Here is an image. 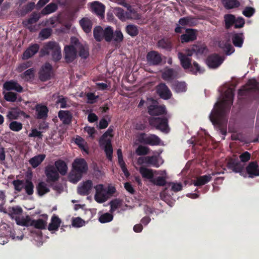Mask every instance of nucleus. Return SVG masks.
<instances>
[{"instance_id": "f257e3e1", "label": "nucleus", "mask_w": 259, "mask_h": 259, "mask_svg": "<svg viewBox=\"0 0 259 259\" xmlns=\"http://www.w3.org/2000/svg\"><path fill=\"white\" fill-rule=\"evenodd\" d=\"M233 90L231 88H228L215 104L209 115L210 120L214 126L220 130L223 135V139H225L227 132V119L226 115L233 103Z\"/></svg>"}, {"instance_id": "f03ea898", "label": "nucleus", "mask_w": 259, "mask_h": 259, "mask_svg": "<svg viewBox=\"0 0 259 259\" xmlns=\"http://www.w3.org/2000/svg\"><path fill=\"white\" fill-rule=\"evenodd\" d=\"M88 169L87 163L83 158H76L72 163V170L68 179L69 181L76 183L81 178L82 175L87 172Z\"/></svg>"}, {"instance_id": "7ed1b4c3", "label": "nucleus", "mask_w": 259, "mask_h": 259, "mask_svg": "<svg viewBox=\"0 0 259 259\" xmlns=\"http://www.w3.org/2000/svg\"><path fill=\"white\" fill-rule=\"evenodd\" d=\"M95 194L94 199L96 202L102 203L106 202L116 192L115 187L111 184L106 187L103 184H98L94 187Z\"/></svg>"}, {"instance_id": "20e7f679", "label": "nucleus", "mask_w": 259, "mask_h": 259, "mask_svg": "<svg viewBox=\"0 0 259 259\" xmlns=\"http://www.w3.org/2000/svg\"><path fill=\"white\" fill-rule=\"evenodd\" d=\"M186 54H183L182 53H178V58L180 60L181 63L185 69L190 68V71L194 74L202 73L204 72V70L203 68L200 66V65L196 62H194L192 66L191 64V60L188 58L189 56L187 55V52Z\"/></svg>"}, {"instance_id": "39448f33", "label": "nucleus", "mask_w": 259, "mask_h": 259, "mask_svg": "<svg viewBox=\"0 0 259 259\" xmlns=\"http://www.w3.org/2000/svg\"><path fill=\"white\" fill-rule=\"evenodd\" d=\"M42 55L46 54H50L52 55L53 59L56 61L61 58V48L57 42H49L44 47V48L41 51Z\"/></svg>"}, {"instance_id": "423d86ee", "label": "nucleus", "mask_w": 259, "mask_h": 259, "mask_svg": "<svg viewBox=\"0 0 259 259\" xmlns=\"http://www.w3.org/2000/svg\"><path fill=\"white\" fill-rule=\"evenodd\" d=\"M128 12H124L123 10L120 8H115L114 9L115 15L121 20L125 21L127 19H139L140 16L131 6L127 7Z\"/></svg>"}, {"instance_id": "0eeeda50", "label": "nucleus", "mask_w": 259, "mask_h": 259, "mask_svg": "<svg viewBox=\"0 0 259 259\" xmlns=\"http://www.w3.org/2000/svg\"><path fill=\"white\" fill-rule=\"evenodd\" d=\"M149 122L151 125L163 133H167L169 131L167 120L165 118L153 117L150 119Z\"/></svg>"}, {"instance_id": "6e6552de", "label": "nucleus", "mask_w": 259, "mask_h": 259, "mask_svg": "<svg viewBox=\"0 0 259 259\" xmlns=\"http://www.w3.org/2000/svg\"><path fill=\"white\" fill-rule=\"evenodd\" d=\"M188 56L195 54L198 58L201 57L207 53V49L204 45H194L190 49L186 50Z\"/></svg>"}, {"instance_id": "1a4fd4ad", "label": "nucleus", "mask_w": 259, "mask_h": 259, "mask_svg": "<svg viewBox=\"0 0 259 259\" xmlns=\"http://www.w3.org/2000/svg\"><path fill=\"white\" fill-rule=\"evenodd\" d=\"M110 205V212L113 213L116 210L118 212L124 211L126 209L127 205L124 204L123 200L119 199H114L109 202Z\"/></svg>"}, {"instance_id": "9d476101", "label": "nucleus", "mask_w": 259, "mask_h": 259, "mask_svg": "<svg viewBox=\"0 0 259 259\" xmlns=\"http://www.w3.org/2000/svg\"><path fill=\"white\" fill-rule=\"evenodd\" d=\"M257 89V82L254 79L249 80L247 84L239 90L240 96L245 95L247 92H251Z\"/></svg>"}, {"instance_id": "9b49d317", "label": "nucleus", "mask_w": 259, "mask_h": 259, "mask_svg": "<svg viewBox=\"0 0 259 259\" xmlns=\"http://www.w3.org/2000/svg\"><path fill=\"white\" fill-rule=\"evenodd\" d=\"M228 167L235 172H239L241 175L246 177V174L243 175V169L244 165L240 162L235 160L231 159L230 160L227 164Z\"/></svg>"}, {"instance_id": "f8f14e48", "label": "nucleus", "mask_w": 259, "mask_h": 259, "mask_svg": "<svg viewBox=\"0 0 259 259\" xmlns=\"http://www.w3.org/2000/svg\"><path fill=\"white\" fill-rule=\"evenodd\" d=\"M224 60L223 58L214 54L208 58L206 63L209 68H216L223 63Z\"/></svg>"}, {"instance_id": "ddd939ff", "label": "nucleus", "mask_w": 259, "mask_h": 259, "mask_svg": "<svg viewBox=\"0 0 259 259\" xmlns=\"http://www.w3.org/2000/svg\"><path fill=\"white\" fill-rule=\"evenodd\" d=\"M45 174L47 178L48 182H54L57 181L59 177L58 172L53 165H48L45 169Z\"/></svg>"}, {"instance_id": "4468645a", "label": "nucleus", "mask_w": 259, "mask_h": 259, "mask_svg": "<svg viewBox=\"0 0 259 259\" xmlns=\"http://www.w3.org/2000/svg\"><path fill=\"white\" fill-rule=\"evenodd\" d=\"M148 112L151 115L156 116L165 113L166 110L164 106H158L155 101L153 104L148 107Z\"/></svg>"}, {"instance_id": "2eb2a0df", "label": "nucleus", "mask_w": 259, "mask_h": 259, "mask_svg": "<svg viewBox=\"0 0 259 259\" xmlns=\"http://www.w3.org/2000/svg\"><path fill=\"white\" fill-rule=\"evenodd\" d=\"M182 43L188 42L195 40L197 38V31L193 29H187L185 34L181 36Z\"/></svg>"}, {"instance_id": "dca6fc26", "label": "nucleus", "mask_w": 259, "mask_h": 259, "mask_svg": "<svg viewBox=\"0 0 259 259\" xmlns=\"http://www.w3.org/2000/svg\"><path fill=\"white\" fill-rule=\"evenodd\" d=\"M52 74L51 65L48 63H46L41 67L39 71V78L42 81H46L51 78Z\"/></svg>"}, {"instance_id": "f3484780", "label": "nucleus", "mask_w": 259, "mask_h": 259, "mask_svg": "<svg viewBox=\"0 0 259 259\" xmlns=\"http://www.w3.org/2000/svg\"><path fill=\"white\" fill-rule=\"evenodd\" d=\"M93 187V184L91 181L88 180L80 184L77 189L78 193L82 195H88Z\"/></svg>"}, {"instance_id": "a211bd4d", "label": "nucleus", "mask_w": 259, "mask_h": 259, "mask_svg": "<svg viewBox=\"0 0 259 259\" xmlns=\"http://www.w3.org/2000/svg\"><path fill=\"white\" fill-rule=\"evenodd\" d=\"M77 50V45L75 47L73 46L65 47V58L67 62H71L75 58L76 56V50Z\"/></svg>"}, {"instance_id": "6ab92c4d", "label": "nucleus", "mask_w": 259, "mask_h": 259, "mask_svg": "<svg viewBox=\"0 0 259 259\" xmlns=\"http://www.w3.org/2000/svg\"><path fill=\"white\" fill-rule=\"evenodd\" d=\"M147 60L150 64L157 65L161 61V57L158 52L151 51L147 55Z\"/></svg>"}, {"instance_id": "aec40b11", "label": "nucleus", "mask_w": 259, "mask_h": 259, "mask_svg": "<svg viewBox=\"0 0 259 259\" xmlns=\"http://www.w3.org/2000/svg\"><path fill=\"white\" fill-rule=\"evenodd\" d=\"M91 8L94 13L101 18L104 17L105 7L101 3L98 2H94L91 4Z\"/></svg>"}, {"instance_id": "412c9836", "label": "nucleus", "mask_w": 259, "mask_h": 259, "mask_svg": "<svg viewBox=\"0 0 259 259\" xmlns=\"http://www.w3.org/2000/svg\"><path fill=\"white\" fill-rule=\"evenodd\" d=\"M157 91L160 97L164 99H169L171 93L165 84L161 83L157 87Z\"/></svg>"}, {"instance_id": "4be33fe9", "label": "nucleus", "mask_w": 259, "mask_h": 259, "mask_svg": "<svg viewBox=\"0 0 259 259\" xmlns=\"http://www.w3.org/2000/svg\"><path fill=\"white\" fill-rule=\"evenodd\" d=\"M246 171L250 178H253L259 175V170L256 162H251L246 167Z\"/></svg>"}, {"instance_id": "5701e85b", "label": "nucleus", "mask_w": 259, "mask_h": 259, "mask_svg": "<svg viewBox=\"0 0 259 259\" xmlns=\"http://www.w3.org/2000/svg\"><path fill=\"white\" fill-rule=\"evenodd\" d=\"M79 24L83 31L88 33L91 31L93 23L90 19L85 17L79 21Z\"/></svg>"}, {"instance_id": "b1692460", "label": "nucleus", "mask_w": 259, "mask_h": 259, "mask_svg": "<svg viewBox=\"0 0 259 259\" xmlns=\"http://www.w3.org/2000/svg\"><path fill=\"white\" fill-rule=\"evenodd\" d=\"M39 48V46L37 44L31 46L24 52L23 59L26 60L32 57L38 51Z\"/></svg>"}, {"instance_id": "393cba45", "label": "nucleus", "mask_w": 259, "mask_h": 259, "mask_svg": "<svg viewBox=\"0 0 259 259\" xmlns=\"http://www.w3.org/2000/svg\"><path fill=\"white\" fill-rule=\"evenodd\" d=\"M4 88L7 91L14 90L18 92H22L23 91L22 87L19 83L13 81L5 82Z\"/></svg>"}, {"instance_id": "a878e982", "label": "nucleus", "mask_w": 259, "mask_h": 259, "mask_svg": "<svg viewBox=\"0 0 259 259\" xmlns=\"http://www.w3.org/2000/svg\"><path fill=\"white\" fill-rule=\"evenodd\" d=\"M139 172L142 177L150 180L151 182L155 175V170L149 169L144 166H141L139 169Z\"/></svg>"}, {"instance_id": "bb28decb", "label": "nucleus", "mask_w": 259, "mask_h": 259, "mask_svg": "<svg viewBox=\"0 0 259 259\" xmlns=\"http://www.w3.org/2000/svg\"><path fill=\"white\" fill-rule=\"evenodd\" d=\"M100 144L104 147V150L107 158L110 160H112L113 148L110 141L109 140H106V142H100Z\"/></svg>"}, {"instance_id": "cd10ccee", "label": "nucleus", "mask_w": 259, "mask_h": 259, "mask_svg": "<svg viewBox=\"0 0 259 259\" xmlns=\"http://www.w3.org/2000/svg\"><path fill=\"white\" fill-rule=\"evenodd\" d=\"M36 191L39 196H42L50 191L49 186L44 182H39L36 187Z\"/></svg>"}, {"instance_id": "c85d7f7f", "label": "nucleus", "mask_w": 259, "mask_h": 259, "mask_svg": "<svg viewBox=\"0 0 259 259\" xmlns=\"http://www.w3.org/2000/svg\"><path fill=\"white\" fill-rule=\"evenodd\" d=\"M46 158L45 154H38L32 158H30L29 160L30 164L33 168H36Z\"/></svg>"}, {"instance_id": "c756f323", "label": "nucleus", "mask_w": 259, "mask_h": 259, "mask_svg": "<svg viewBox=\"0 0 259 259\" xmlns=\"http://www.w3.org/2000/svg\"><path fill=\"white\" fill-rule=\"evenodd\" d=\"M61 223V220L57 215H53L51 218V222L49 225L48 229L51 231L57 230Z\"/></svg>"}, {"instance_id": "7c9ffc66", "label": "nucleus", "mask_w": 259, "mask_h": 259, "mask_svg": "<svg viewBox=\"0 0 259 259\" xmlns=\"http://www.w3.org/2000/svg\"><path fill=\"white\" fill-rule=\"evenodd\" d=\"M58 116L60 120L65 124H68L71 122L72 115L68 111L61 110L59 111Z\"/></svg>"}, {"instance_id": "2f4dec72", "label": "nucleus", "mask_w": 259, "mask_h": 259, "mask_svg": "<svg viewBox=\"0 0 259 259\" xmlns=\"http://www.w3.org/2000/svg\"><path fill=\"white\" fill-rule=\"evenodd\" d=\"M25 113L17 108H14L11 109L8 112L7 117L10 119H16L20 115H24Z\"/></svg>"}, {"instance_id": "473e14b6", "label": "nucleus", "mask_w": 259, "mask_h": 259, "mask_svg": "<svg viewBox=\"0 0 259 259\" xmlns=\"http://www.w3.org/2000/svg\"><path fill=\"white\" fill-rule=\"evenodd\" d=\"M148 165L158 167L163 163V160L160 157L152 156H147Z\"/></svg>"}, {"instance_id": "72a5a7b5", "label": "nucleus", "mask_w": 259, "mask_h": 259, "mask_svg": "<svg viewBox=\"0 0 259 259\" xmlns=\"http://www.w3.org/2000/svg\"><path fill=\"white\" fill-rule=\"evenodd\" d=\"M211 178L212 177L210 175H204L198 177L196 180L193 181V183L196 186H202L209 182L211 180Z\"/></svg>"}, {"instance_id": "f704fd0d", "label": "nucleus", "mask_w": 259, "mask_h": 259, "mask_svg": "<svg viewBox=\"0 0 259 259\" xmlns=\"http://www.w3.org/2000/svg\"><path fill=\"white\" fill-rule=\"evenodd\" d=\"M55 165L57 169L58 172L62 175H65L68 169L66 163L61 160H59L55 162Z\"/></svg>"}, {"instance_id": "c9c22d12", "label": "nucleus", "mask_w": 259, "mask_h": 259, "mask_svg": "<svg viewBox=\"0 0 259 259\" xmlns=\"http://www.w3.org/2000/svg\"><path fill=\"white\" fill-rule=\"evenodd\" d=\"M37 117L38 118H44L47 116L48 109L46 106L37 105L36 106Z\"/></svg>"}, {"instance_id": "e433bc0d", "label": "nucleus", "mask_w": 259, "mask_h": 259, "mask_svg": "<svg viewBox=\"0 0 259 259\" xmlns=\"http://www.w3.org/2000/svg\"><path fill=\"white\" fill-rule=\"evenodd\" d=\"M232 39L235 46L239 48L242 47L244 40V37L242 33H235L233 34Z\"/></svg>"}, {"instance_id": "4c0bfd02", "label": "nucleus", "mask_w": 259, "mask_h": 259, "mask_svg": "<svg viewBox=\"0 0 259 259\" xmlns=\"http://www.w3.org/2000/svg\"><path fill=\"white\" fill-rule=\"evenodd\" d=\"M146 144L148 145L155 146L161 144V141L158 137L155 135L147 136Z\"/></svg>"}, {"instance_id": "58836bf2", "label": "nucleus", "mask_w": 259, "mask_h": 259, "mask_svg": "<svg viewBox=\"0 0 259 259\" xmlns=\"http://www.w3.org/2000/svg\"><path fill=\"white\" fill-rule=\"evenodd\" d=\"M77 49L79 52V56L82 58L85 59L89 56V48L87 46L78 45H77Z\"/></svg>"}, {"instance_id": "ea45409f", "label": "nucleus", "mask_w": 259, "mask_h": 259, "mask_svg": "<svg viewBox=\"0 0 259 259\" xmlns=\"http://www.w3.org/2000/svg\"><path fill=\"white\" fill-rule=\"evenodd\" d=\"M35 72V70L33 68H30L21 74L20 76L24 80L28 81L33 78Z\"/></svg>"}, {"instance_id": "a19ab883", "label": "nucleus", "mask_w": 259, "mask_h": 259, "mask_svg": "<svg viewBox=\"0 0 259 259\" xmlns=\"http://www.w3.org/2000/svg\"><path fill=\"white\" fill-rule=\"evenodd\" d=\"M94 36L97 41H101L104 38V29L100 26H97L94 29Z\"/></svg>"}, {"instance_id": "79ce46f5", "label": "nucleus", "mask_w": 259, "mask_h": 259, "mask_svg": "<svg viewBox=\"0 0 259 259\" xmlns=\"http://www.w3.org/2000/svg\"><path fill=\"white\" fill-rule=\"evenodd\" d=\"M22 209L21 207L16 206L10 208L9 209V214L13 219H16V217H19L21 214Z\"/></svg>"}, {"instance_id": "37998d69", "label": "nucleus", "mask_w": 259, "mask_h": 259, "mask_svg": "<svg viewBox=\"0 0 259 259\" xmlns=\"http://www.w3.org/2000/svg\"><path fill=\"white\" fill-rule=\"evenodd\" d=\"M223 4L228 9L237 8L240 6V3L237 0H223Z\"/></svg>"}, {"instance_id": "c03bdc74", "label": "nucleus", "mask_w": 259, "mask_h": 259, "mask_svg": "<svg viewBox=\"0 0 259 259\" xmlns=\"http://www.w3.org/2000/svg\"><path fill=\"white\" fill-rule=\"evenodd\" d=\"M4 98L6 100L9 102H14L17 101V94L11 92L5 93ZM21 101L22 99L21 98H18V102H21Z\"/></svg>"}, {"instance_id": "a18cd8bd", "label": "nucleus", "mask_w": 259, "mask_h": 259, "mask_svg": "<svg viewBox=\"0 0 259 259\" xmlns=\"http://www.w3.org/2000/svg\"><path fill=\"white\" fill-rule=\"evenodd\" d=\"M113 29L110 26H108L104 29V38L107 41H111L113 39Z\"/></svg>"}, {"instance_id": "49530a36", "label": "nucleus", "mask_w": 259, "mask_h": 259, "mask_svg": "<svg viewBox=\"0 0 259 259\" xmlns=\"http://www.w3.org/2000/svg\"><path fill=\"white\" fill-rule=\"evenodd\" d=\"M57 9V6L54 3H51L48 5L41 11L44 15H47L53 13Z\"/></svg>"}, {"instance_id": "de8ad7c7", "label": "nucleus", "mask_w": 259, "mask_h": 259, "mask_svg": "<svg viewBox=\"0 0 259 259\" xmlns=\"http://www.w3.org/2000/svg\"><path fill=\"white\" fill-rule=\"evenodd\" d=\"M75 143L77 144L79 148L82 150L86 154L88 153V147L87 146V143L85 141L80 137H77L75 140Z\"/></svg>"}, {"instance_id": "09e8293b", "label": "nucleus", "mask_w": 259, "mask_h": 259, "mask_svg": "<svg viewBox=\"0 0 259 259\" xmlns=\"http://www.w3.org/2000/svg\"><path fill=\"white\" fill-rule=\"evenodd\" d=\"M23 189L25 190L27 194L28 195H31L34 192V186L32 182L29 180H25V185Z\"/></svg>"}, {"instance_id": "8fccbe9b", "label": "nucleus", "mask_w": 259, "mask_h": 259, "mask_svg": "<svg viewBox=\"0 0 259 259\" xmlns=\"http://www.w3.org/2000/svg\"><path fill=\"white\" fill-rule=\"evenodd\" d=\"M125 30L128 34L132 37L137 35L139 32L137 26L132 24L127 25Z\"/></svg>"}, {"instance_id": "3c124183", "label": "nucleus", "mask_w": 259, "mask_h": 259, "mask_svg": "<svg viewBox=\"0 0 259 259\" xmlns=\"http://www.w3.org/2000/svg\"><path fill=\"white\" fill-rule=\"evenodd\" d=\"M173 89L177 93L185 92L187 89L186 83L185 82H175L173 84Z\"/></svg>"}, {"instance_id": "603ef678", "label": "nucleus", "mask_w": 259, "mask_h": 259, "mask_svg": "<svg viewBox=\"0 0 259 259\" xmlns=\"http://www.w3.org/2000/svg\"><path fill=\"white\" fill-rule=\"evenodd\" d=\"M158 47L167 50H170L171 48V45L170 41L166 39H162L158 41L157 43Z\"/></svg>"}, {"instance_id": "864d4df0", "label": "nucleus", "mask_w": 259, "mask_h": 259, "mask_svg": "<svg viewBox=\"0 0 259 259\" xmlns=\"http://www.w3.org/2000/svg\"><path fill=\"white\" fill-rule=\"evenodd\" d=\"M176 76V73L171 69H165L162 73L164 79L168 80Z\"/></svg>"}, {"instance_id": "5fc2aeb1", "label": "nucleus", "mask_w": 259, "mask_h": 259, "mask_svg": "<svg viewBox=\"0 0 259 259\" xmlns=\"http://www.w3.org/2000/svg\"><path fill=\"white\" fill-rule=\"evenodd\" d=\"M220 46L223 48L226 54L228 55H231L234 52L233 47L229 43L224 44L223 42L220 43Z\"/></svg>"}, {"instance_id": "6e6d98bb", "label": "nucleus", "mask_w": 259, "mask_h": 259, "mask_svg": "<svg viewBox=\"0 0 259 259\" xmlns=\"http://www.w3.org/2000/svg\"><path fill=\"white\" fill-rule=\"evenodd\" d=\"M226 27L228 28L234 24L235 17L232 14H227L224 16Z\"/></svg>"}, {"instance_id": "4d7b16f0", "label": "nucleus", "mask_w": 259, "mask_h": 259, "mask_svg": "<svg viewBox=\"0 0 259 259\" xmlns=\"http://www.w3.org/2000/svg\"><path fill=\"white\" fill-rule=\"evenodd\" d=\"M9 127L12 131L18 132L22 129L23 126L21 122L13 121L9 124Z\"/></svg>"}, {"instance_id": "13d9d810", "label": "nucleus", "mask_w": 259, "mask_h": 259, "mask_svg": "<svg viewBox=\"0 0 259 259\" xmlns=\"http://www.w3.org/2000/svg\"><path fill=\"white\" fill-rule=\"evenodd\" d=\"M113 219V216L112 214L106 212L102 214L99 220L101 223H106L111 222Z\"/></svg>"}, {"instance_id": "bf43d9fd", "label": "nucleus", "mask_w": 259, "mask_h": 259, "mask_svg": "<svg viewBox=\"0 0 259 259\" xmlns=\"http://www.w3.org/2000/svg\"><path fill=\"white\" fill-rule=\"evenodd\" d=\"M166 177L164 176L158 177L156 178H153L151 183L157 186H164L166 183Z\"/></svg>"}, {"instance_id": "052dcab7", "label": "nucleus", "mask_w": 259, "mask_h": 259, "mask_svg": "<svg viewBox=\"0 0 259 259\" xmlns=\"http://www.w3.org/2000/svg\"><path fill=\"white\" fill-rule=\"evenodd\" d=\"M25 183V180H16L13 181V184L15 190L20 192L23 189Z\"/></svg>"}, {"instance_id": "680f3d73", "label": "nucleus", "mask_w": 259, "mask_h": 259, "mask_svg": "<svg viewBox=\"0 0 259 259\" xmlns=\"http://www.w3.org/2000/svg\"><path fill=\"white\" fill-rule=\"evenodd\" d=\"M32 225L36 228L38 229H44L47 226L46 221L42 219H38L37 220L33 221Z\"/></svg>"}, {"instance_id": "e2e57ef3", "label": "nucleus", "mask_w": 259, "mask_h": 259, "mask_svg": "<svg viewBox=\"0 0 259 259\" xmlns=\"http://www.w3.org/2000/svg\"><path fill=\"white\" fill-rule=\"evenodd\" d=\"M113 39L115 41L117 42H120L123 40V35L119 29H117L114 33L113 32Z\"/></svg>"}, {"instance_id": "0e129e2a", "label": "nucleus", "mask_w": 259, "mask_h": 259, "mask_svg": "<svg viewBox=\"0 0 259 259\" xmlns=\"http://www.w3.org/2000/svg\"><path fill=\"white\" fill-rule=\"evenodd\" d=\"M118 159L119 164L123 172L126 177H128L130 176V173L128 172L127 169L126 167L125 163L123 160V157H119Z\"/></svg>"}, {"instance_id": "69168bd1", "label": "nucleus", "mask_w": 259, "mask_h": 259, "mask_svg": "<svg viewBox=\"0 0 259 259\" xmlns=\"http://www.w3.org/2000/svg\"><path fill=\"white\" fill-rule=\"evenodd\" d=\"M85 221L80 218H75L72 220V225L74 227H81L85 225Z\"/></svg>"}, {"instance_id": "338daca9", "label": "nucleus", "mask_w": 259, "mask_h": 259, "mask_svg": "<svg viewBox=\"0 0 259 259\" xmlns=\"http://www.w3.org/2000/svg\"><path fill=\"white\" fill-rule=\"evenodd\" d=\"M149 149L146 146H139L137 149L136 152L138 155H146L149 153Z\"/></svg>"}, {"instance_id": "774afa93", "label": "nucleus", "mask_w": 259, "mask_h": 259, "mask_svg": "<svg viewBox=\"0 0 259 259\" xmlns=\"http://www.w3.org/2000/svg\"><path fill=\"white\" fill-rule=\"evenodd\" d=\"M52 33V30L49 28H45L42 29L39 33V37L42 39H47L50 35Z\"/></svg>"}]
</instances>
